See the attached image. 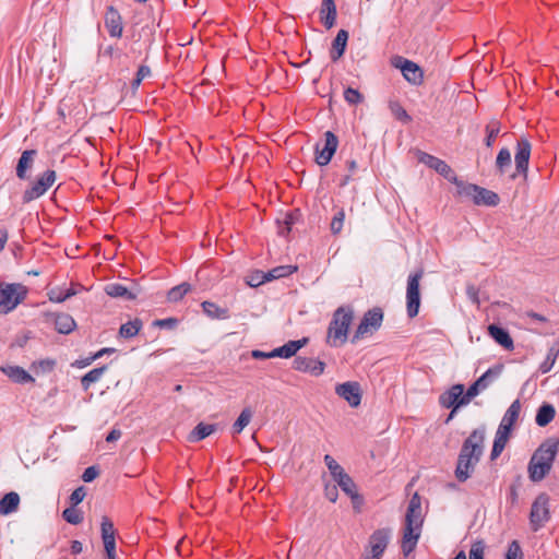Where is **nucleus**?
I'll return each instance as SVG.
<instances>
[{
    "mask_svg": "<svg viewBox=\"0 0 559 559\" xmlns=\"http://www.w3.org/2000/svg\"><path fill=\"white\" fill-rule=\"evenodd\" d=\"M36 154L35 150H26L22 153L16 165V176L20 179L27 178L26 171L32 168Z\"/></svg>",
    "mask_w": 559,
    "mask_h": 559,
    "instance_id": "nucleus-26",
    "label": "nucleus"
},
{
    "mask_svg": "<svg viewBox=\"0 0 559 559\" xmlns=\"http://www.w3.org/2000/svg\"><path fill=\"white\" fill-rule=\"evenodd\" d=\"M344 98L350 105H357L362 102V95L359 93L358 90H355L353 87H347L344 91Z\"/></svg>",
    "mask_w": 559,
    "mask_h": 559,
    "instance_id": "nucleus-48",
    "label": "nucleus"
},
{
    "mask_svg": "<svg viewBox=\"0 0 559 559\" xmlns=\"http://www.w3.org/2000/svg\"><path fill=\"white\" fill-rule=\"evenodd\" d=\"M191 290V286L188 283H181L175 287H173L168 294L167 299L170 302H178L181 300Z\"/></svg>",
    "mask_w": 559,
    "mask_h": 559,
    "instance_id": "nucleus-38",
    "label": "nucleus"
},
{
    "mask_svg": "<svg viewBox=\"0 0 559 559\" xmlns=\"http://www.w3.org/2000/svg\"><path fill=\"white\" fill-rule=\"evenodd\" d=\"M419 162L424 163L429 168H432L448 180L454 182V177L456 176L453 174V170L444 160L436 156H432L428 153H420Z\"/></svg>",
    "mask_w": 559,
    "mask_h": 559,
    "instance_id": "nucleus-19",
    "label": "nucleus"
},
{
    "mask_svg": "<svg viewBox=\"0 0 559 559\" xmlns=\"http://www.w3.org/2000/svg\"><path fill=\"white\" fill-rule=\"evenodd\" d=\"M0 370L15 383L23 384L35 381V379L20 366L1 367Z\"/></svg>",
    "mask_w": 559,
    "mask_h": 559,
    "instance_id": "nucleus-23",
    "label": "nucleus"
},
{
    "mask_svg": "<svg viewBox=\"0 0 559 559\" xmlns=\"http://www.w3.org/2000/svg\"><path fill=\"white\" fill-rule=\"evenodd\" d=\"M251 356L255 359L275 358V356L273 355V350L265 353L259 349H254L252 350Z\"/></svg>",
    "mask_w": 559,
    "mask_h": 559,
    "instance_id": "nucleus-61",
    "label": "nucleus"
},
{
    "mask_svg": "<svg viewBox=\"0 0 559 559\" xmlns=\"http://www.w3.org/2000/svg\"><path fill=\"white\" fill-rule=\"evenodd\" d=\"M424 276V271L419 270L408 275L407 289H406V311L407 316L413 319L419 312L420 307V293L419 282Z\"/></svg>",
    "mask_w": 559,
    "mask_h": 559,
    "instance_id": "nucleus-9",
    "label": "nucleus"
},
{
    "mask_svg": "<svg viewBox=\"0 0 559 559\" xmlns=\"http://www.w3.org/2000/svg\"><path fill=\"white\" fill-rule=\"evenodd\" d=\"M335 393L345 400L349 406L357 407L361 403V388L356 381H347L335 386Z\"/></svg>",
    "mask_w": 559,
    "mask_h": 559,
    "instance_id": "nucleus-15",
    "label": "nucleus"
},
{
    "mask_svg": "<svg viewBox=\"0 0 559 559\" xmlns=\"http://www.w3.org/2000/svg\"><path fill=\"white\" fill-rule=\"evenodd\" d=\"M56 180L55 170H46L28 189L23 193V202L28 203L44 195Z\"/></svg>",
    "mask_w": 559,
    "mask_h": 559,
    "instance_id": "nucleus-13",
    "label": "nucleus"
},
{
    "mask_svg": "<svg viewBox=\"0 0 559 559\" xmlns=\"http://www.w3.org/2000/svg\"><path fill=\"white\" fill-rule=\"evenodd\" d=\"M85 489L83 486L76 488L75 490H73V492L71 493L70 496V503L72 507H75L78 506L79 503H81L84 498H85Z\"/></svg>",
    "mask_w": 559,
    "mask_h": 559,
    "instance_id": "nucleus-54",
    "label": "nucleus"
},
{
    "mask_svg": "<svg viewBox=\"0 0 559 559\" xmlns=\"http://www.w3.org/2000/svg\"><path fill=\"white\" fill-rule=\"evenodd\" d=\"M106 370L107 366H102L99 368H94L90 370L87 373H85L81 378V385L83 390L87 391L93 383L99 381Z\"/></svg>",
    "mask_w": 559,
    "mask_h": 559,
    "instance_id": "nucleus-33",
    "label": "nucleus"
},
{
    "mask_svg": "<svg viewBox=\"0 0 559 559\" xmlns=\"http://www.w3.org/2000/svg\"><path fill=\"white\" fill-rule=\"evenodd\" d=\"M151 74V69L147 66H140L136 76L132 81L131 85L133 90H136L141 82Z\"/></svg>",
    "mask_w": 559,
    "mask_h": 559,
    "instance_id": "nucleus-50",
    "label": "nucleus"
},
{
    "mask_svg": "<svg viewBox=\"0 0 559 559\" xmlns=\"http://www.w3.org/2000/svg\"><path fill=\"white\" fill-rule=\"evenodd\" d=\"M348 40V32L345 29H340L336 34L332 43V49L330 52V57L333 61L338 60L345 52L346 45Z\"/></svg>",
    "mask_w": 559,
    "mask_h": 559,
    "instance_id": "nucleus-25",
    "label": "nucleus"
},
{
    "mask_svg": "<svg viewBox=\"0 0 559 559\" xmlns=\"http://www.w3.org/2000/svg\"><path fill=\"white\" fill-rule=\"evenodd\" d=\"M28 289L19 283H0V313L13 311L27 297Z\"/></svg>",
    "mask_w": 559,
    "mask_h": 559,
    "instance_id": "nucleus-6",
    "label": "nucleus"
},
{
    "mask_svg": "<svg viewBox=\"0 0 559 559\" xmlns=\"http://www.w3.org/2000/svg\"><path fill=\"white\" fill-rule=\"evenodd\" d=\"M105 26L111 37H120L122 35V20L114 7H109L106 11Z\"/></svg>",
    "mask_w": 559,
    "mask_h": 559,
    "instance_id": "nucleus-20",
    "label": "nucleus"
},
{
    "mask_svg": "<svg viewBox=\"0 0 559 559\" xmlns=\"http://www.w3.org/2000/svg\"><path fill=\"white\" fill-rule=\"evenodd\" d=\"M336 15L337 12L334 0H322L320 8V20L328 29L334 26Z\"/></svg>",
    "mask_w": 559,
    "mask_h": 559,
    "instance_id": "nucleus-22",
    "label": "nucleus"
},
{
    "mask_svg": "<svg viewBox=\"0 0 559 559\" xmlns=\"http://www.w3.org/2000/svg\"><path fill=\"white\" fill-rule=\"evenodd\" d=\"M389 108L396 119L404 122L411 121V116L406 112V110L397 100H391L389 103Z\"/></svg>",
    "mask_w": 559,
    "mask_h": 559,
    "instance_id": "nucleus-42",
    "label": "nucleus"
},
{
    "mask_svg": "<svg viewBox=\"0 0 559 559\" xmlns=\"http://www.w3.org/2000/svg\"><path fill=\"white\" fill-rule=\"evenodd\" d=\"M485 546L483 542H476L472 545L469 550V559H484Z\"/></svg>",
    "mask_w": 559,
    "mask_h": 559,
    "instance_id": "nucleus-52",
    "label": "nucleus"
},
{
    "mask_svg": "<svg viewBox=\"0 0 559 559\" xmlns=\"http://www.w3.org/2000/svg\"><path fill=\"white\" fill-rule=\"evenodd\" d=\"M391 531L388 528H379L369 537V551L373 557L381 558L390 540Z\"/></svg>",
    "mask_w": 559,
    "mask_h": 559,
    "instance_id": "nucleus-18",
    "label": "nucleus"
},
{
    "mask_svg": "<svg viewBox=\"0 0 559 559\" xmlns=\"http://www.w3.org/2000/svg\"><path fill=\"white\" fill-rule=\"evenodd\" d=\"M483 391L480 386H477V383L474 382L466 391V393H463L464 401H461V404L467 405L472 399H474L476 395L479 394V392Z\"/></svg>",
    "mask_w": 559,
    "mask_h": 559,
    "instance_id": "nucleus-53",
    "label": "nucleus"
},
{
    "mask_svg": "<svg viewBox=\"0 0 559 559\" xmlns=\"http://www.w3.org/2000/svg\"><path fill=\"white\" fill-rule=\"evenodd\" d=\"M511 430L512 426H508L507 424L500 423L496 433L504 437H510Z\"/></svg>",
    "mask_w": 559,
    "mask_h": 559,
    "instance_id": "nucleus-62",
    "label": "nucleus"
},
{
    "mask_svg": "<svg viewBox=\"0 0 559 559\" xmlns=\"http://www.w3.org/2000/svg\"><path fill=\"white\" fill-rule=\"evenodd\" d=\"M56 361L50 358L41 359L38 361H34L32 364V369H34L36 372H51L55 369Z\"/></svg>",
    "mask_w": 559,
    "mask_h": 559,
    "instance_id": "nucleus-47",
    "label": "nucleus"
},
{
    "mask_svg": "<svg viewBox=\"0 0 559 559\" xmlns=\"http://www.w3.org/2000/svg\"><path fill=\"white\" fill-rule=\"evenodd\" d=\"M293 368L299 372L319 377L325 370V362L312 357L297 356L293 361Z\"/></svg>",
    "mask_w": 559,
    "mask_h": 559,
    "instance_id": "nucleus-16",
    "label": "nucleus"
},
{
    "mask_svg": "<svg viewBox=\"0 0 559 559\" xmlns=\"http://www.w3.org/2000/svg\"><path fill=\"white\" fill-rule=\"evenodd\" d=\"M201 306L204 313L211 319L225 320L229 318L228 309L222 308L215 302L203 301Z\"/></svg>",
    "mask_w": 559,
    "mask_h": 559,
    "instance_id": "nucleus-30",
    "label": "nucleus"
},
{
    "mask_svg": "<svg viewBox=\"0 0 559 559\" xmlns=\"http://www.w3.org/2000/svg\"><path fill=\"white\" fill-rule=\"evenodd\" d=\"M324 463L336 487H340L341 490L352 499L355 509H359L362 503V498L358 493L357 486L353 478L330 454L324 456Z\"/></svg>",
    "mask_w": 559,
    "mask_h": 559,
    "instance_id": "nucleus-5",
    "label": "nucleus"
},
{
    "mask_svg": "<svg viewBox=\"0 0 559 559\" xmlns=\"http://www.w3.org/2000/svg\"><path fill=\"white\" fill-rule=\"evenodd\" d=\"M391 64L395 69H400L403 78L412 85L419 86L424 83L423 69L412 60L402 56H394L391 59Z\"/></svg>",
    "mask_w": 559,
    "mask_h": 559,
    "instance_id": "nucleus-11",
    "label": "nucleus"
},
{
    "mask_svg": "<svg viewBox=\"0 0 559 559\" xmlns=\"http://www.w3.org/2000/svg\"><path fill=\"white\" fill-rule=\"evenodd\" d=\"M121 431L119 429H112L106 437L107 442H114L120 439Z\"/></svg>",
    "mask_w": 559,
    "mask_h": 559,
    "instance_id": "nucleus-63",
    "label": "nucleus"
},
{
    "mask_svg": "<svg viewBox=\"0 0 559 559\" xmlns=\"http://www.w3.org/2000/svg\"><path fill=\"white\" fill-rule=\"evenodd\" d=\"M296 271H297V266H293V265L276 266V267L267 271L266 273L262 272V278H261V281H259L258 285L265 283V282L273 281V280L289 276L290 274H293Z\"/></svg>",
    "mask_w": 559,
    "mask_h": 559,
    "instance_id": "nucleus-27",
    "label": "nucleus"
},
{
    "mask_svg": "<svg viewBox=\"0 0 559 559\" xmlns=\"http://www.w3.org/2000/svg\"><path fill=\"white\" fill-rule=\"evenodd\" d=\"M68 298H70V294H64L62 292L51 290L49 293V300L53 302H63Z\"/></svg>",
    "mask_w": 559,
    "mask_h": 559,
    "instance_id": "nucleus-59",
    "label": "nucleus"
},
{
    "mask_svg": "<svg viewBox=\"0 0 559 559\" xmlns=\"http://www.w3.org/2000/svg\"><path fill=\"white\" fill-rule=\"evenodd\" d=\"M550 519L549 496L539 493L532 503L530 524L534 532L540 530Z\"/></svg>",
    "mask_w": 559,
    "mask_h": 559,
    "instance_id": "nucleus-8",
    "label": "nucleus"
},
{
    "mask_svg": "<svg viewBox=\"0 0 559 559\" xmlns=\"http://www.w3.org/2000/svg\"><path fill=\"white\" fill-rule=\"evenodd\" d=\"M559 448V440L555 438L547 439L534 452L528 463V477L537 483L545 478L551 469Z\"/></svg>",
    "mask_w": 559,
    "mask_h": 559,
    "instance_id": "nucleus-3",
    "label": "nucleus"
},
{
    "mask_svg": "<svg viewBox=\"0 0 559 559\" xmlns=\"http://www.w3.org/2000/svg\"><path fill=\"white\" fill-rule=\"evenodd\" d=\"M155 324L160 326V328L171 329V328H174L177 324V320L174 319V318L162 319V320H156Z\"/></svg>",
    "mask_w": 559,
    "mask_h": 559,
    "instance_id": "nucleus-60",
    "label": "nucleus"
},
{
    "mask_svg": "<svg viewBox=\"0 0 559 559\" xmlns=\"http://www.w3.org/2000/svg\"><path fill=\"white\" fill-rule=\"evenodd\" d=\"M383 321V311L379 307L368 310L357 326L353 341L365 337L378 331Z\"/></svg>",
    "mask_w": 559,
    "mask_h": 559,
    "instance_id": "nucleus-12",
    "label": "nucleus"
},
{
    "mask_svg": "<svg viewBox=\"0 0 559 559\" xmlns=\"http://www.w3.org/2000/svg\"><path fill=\"white\" fill-rule=\"evenodd\" d=\"M62 518L70 524L78 525L83 521V514L74 507L67 508L62 512Z\"/></svg>",
    "mask_w": 559,
    "mask_h": 559,
    "instance_id": "nucleus-43",
    "label": "nucleus"
},
{
    "mask_svg": "<svg viewBox=\"0 0 559 559\" xmlns=\"http://www.w3.org/2000/svg\"><path fill=\"white\" fill-rule=\"evenodd\" d=\"M324 496L331 502H333V503L336 502L337 497H338L336 485L326 484L324 487Z\"/></svg>",
    "mask_w": 559,
    "mask_h": 559,
    "instance_id": "nucleus-56",
    "label": "nucleus"
},
{
    "mask_svg": "<svg viewBox=\"0 0 559 559\" xmlns=\"http://www.w3.org/2000/svg\"><path fill=\"white\" fill-rule=\"evenodd\" d=\"M82 551H83V545H82V543H81V542H79V540H73V542L71 543V552H72L73 555H79V554H81Z\"/></svg>",
    "mask_w": 559,
    "mask_h": 559,
    "instance_id": "nucleus-64",
    "label": "nucleus"
},
{
    "mask_svg": "<svg viewBox=\"0 0 559 559\" xmlns=\"http://www.w3.org/2000/svg\"><path fill=\"white\" fill-rule=\"evenodd\" d=\"M252 418V412L250 408H243L238 416L237 420L233 425V432L235 435L240 433L245 427L250 423Z\"/></svg>",
    "mask_w": 559,
    "mask_h": 559,
    "instance_id": "nucleus-40",
    "label": "nucleus"
},
{
    "mask_svg": "<svg viewBox=\"0 0 559 559\" xmlns=\"http://www.w3.org/2000/svg\"><path fill=\"white\" fill-rule=\"evenodd\" d=\"M464 385L463 384H454L448 391L442 393L439 397V402L442 407L452 408V414L464 406L465 404H461V401H464L463 397Z\"/></svg>",
    "mask_w": 559,
    "mask_h": 559,
    "instance_id": "nucleus-17",
    "label": "nucleus"
},
{
    "mask_svg": "<svg viewBox=\"0 0 559 559\" xmlns=\"http://www.w3.org/2000/svg\"><path fill=\"white\" fill-rule=\"evenodd\" d=\"M531 148L532 146L528 140L524 138L518 140L516 152L514 156L515 173L511 175L512 179H515L518 176H523L524 179L527 178Z\"/></svg>",
    "mask_w": 559,
    "mask_h": 559,
    "instance_id": "nucleus-14",
    "label": "nucleus"
},
{
    "mask_svg": "<svg viewBox=\"0 0 559 559\" xmlns=\"http://www.w3.org/2000/svg\"><path fill=\"white\" fill-rule=\"evenodd\" d=\"M556 411L551 404H543L536 414V424L540 427L547 426L555 418Z\"/></svg>",
    "mask_w": 559,
    "mask_h": 559,
    "instance_id": "nucleus-32",
    "label": "nucleus"
},
{
    "mask_svg": "<svg viewBox=\"0 0 559 559\" xmlns=\"http://www.w3.org/2000/svg\"><path fill=\"white\" fill-rule=\"evenodd\" d=\"M142 325V321L136 318L132 321L123 323L119 329V334L123 338H131L140 332Z\"/></svg>",
    "mask_w": 559,
    "mask_h": 559,
    "instance_id": "nucleus-35",
    "label": "nucleus"
},
{
    "mask_svg": "<svg viewBox=\"0 0 559 559\" xmlns=\"http://www.w3.org/2000/svg\"><path fill=\"white\" fill-rule=\"evenodd\" d=\"M521 412V403L520 400H515L507 409L506 414L502 417L501 423L507 424L508 426H512L516 423Z\"/></svg>",
    "mask_w": 559,
    "mask_h": 559,
    "instance_id": "nucleus-36",
    "label": "nucleus"
},
{
    "mask_svg": "<svg viewBox=\"0 0 559 559\" xmlns=\"http://www.w3.org/2000/svg\"><path fill=\"white\" fill-rule=\"evenodd\" d=\"M337 146V136L332 131H325L323 139L314 145L316 163L319 166H326L335 154Z\"/></svg>",
    "mask_w": 559,
    "mask_h": 559,
    "instance_id": "nucleus-10",
    "label": "nucleus"
},
{
    "mask_svg": "<svg viewBox=\"0 0 559 559\" xmlns=\"http://www.w3.org/2000/svg\"><path fill=\"white\" fill-rule=\"evenodd\" d=\"M98 469L95 466H90L83 472L82 479L85 483H91L98 476Z\"/></svg>",
    "mask_w": 559,
    "mask_h": 559,
    "instance_id": "nucleus-57",
    "label": "nucleus"
},
{
    "mask_svg": "<svg viewBox=\"0 0 559 559\" xmlns=\"http://www.w3.org/2000/svg\"><path fill=\"white\" fill-rule=\"evenodd\" d=\"M466 295H467L468 299H469L473 304H475V305H477V306H479V305H480V300H479V289H478L476 286H474V285H468V286L466 287Z\"/></svg>",
    "mask_w": 559,
    "mask_h": 559,
    "instance_id": "nucleus-55",
    "label": "nucleus"
},
{
    "mask_svg": "<svg viewBox=\"0 0 559 559\" xmlns=\"http://www.w3.org/2000/svg\"><path fill=\"white\" fill-rule=\"evenodd\" d=\"M354 311L349 306L338 307L332 316L326 331V344L331 347H341L347 342Z\"/></svg>",
    "mask_w": 559,
    "mask_h": 559,
    "instance_id": "nucleus-4",
    "label": "nucleus"
},
{
    "mask_svg": "<svg viewBox=\"0 0 559 559\" xmlns=\"http://www.w3.org/2000/svg\"><path fill=\"white\" fill-rule=\"evenodd\" d=\"M454 183L457 187V193L473 200L476 205L496 206L500 202L499 195L486 188L473 183H465L454 177Z\"/></svg>",
    "mask_w": 559,
    "mask_h": 559,
    "instance_id": "nucleus-7",
    "label": "nucleus"
},
{
    "mask_svg": "<svg viewBox=\"0 0 559 559\" xmlns=\"http://www.w3.org/2000/svg\"><path fill=\"white\" fill-rule=\"evenodd\" d=\"M502 367L496 366L493 368H489L484 374H481L475 382L477 386H480L481 390H485L489 386L495 378H497L501 372Z\"/></svg>",
    "mask_w": 559,
    "mask_h": 559,
    "instance_id": "nucleus-37",
    "label": "nucleus"
},
{
    "mask_svg": "<svg viewBox=\"0 0 559 559\" xmlns=\"http://www.w3.org/2000/svg\"><path fill=\"white\" fill-rule=\"evenodd\" d=\"M487 131V138H486V145L488 147L492 146L500 129L497 122L490 123L486 128Z\"/></svg>",
    "mask_w": 559,
    "mask_h": 559,
    "instance_id": "nucleus-51",
    "label": "nucleus"
},
{
    "mask_svg": "<svg viewBox=\"0 0 559 559\" xmlns=\"http://www.w3.org/2000/svg\"><path fill=\"white\" fill-rule=\"evenodd\" d=\"M508 440H509V437H504V436L496 433L491 454H490L491 460L497 459L501 454V452L506 448Z\"/></svg>",
    "mask_w": 559,
    "mask_h": 559,
    "instance_id": "nucleus-45",
    "label": "nucleus"
},
{
    "mask_svg": "<svg viewBox=\"0 0 559 559\" xmlns=\"http://www.w3.org/2000/svg\"><path fill=\"white\" fill-rule=\"evenodd\" d=\"M558 353H559V350L554 347H551L548 350L546 359L539 366V370L542 371V373H547L551 370V368L554 367V365L556 362Z\"/></svg>",
    "mask_w": 559,
    "mask_h": 559,
    "instance_id": "nucleus-46",
    "label": "nucleus"
},
{
    "mask_svg": "<svg viewBox=\"0 0 559 559\" xmlns=\"http://www.w3.org/2000/svg\"><path fill=\"white\" fill-rule=\"evenodd\" d=\"M488 333L503 348L508 350L513 349V340L510 336L509 332L503 328H500L496 324H490L488 326Z\"/></svg>",
    "mask_w": 559,
    "mask_h": 559,
    "instance_id": "nucleus-24",
    "label": "nucleus"
},
{
    "mask_svg": "<svg viewBox=\"0 0 559 559\" xmlns=\"http://www.w3.org/2000/svg\"><path fill=\"white\" fill-rule=\"evenodd\" d=\"M55 328L61 334H69L75 328V321L68 313H60L56 316Z\"/></svg>",
    "mask_w": 559,
    "mask_h": 559,
    "instance_id": "nucleus-31",
    "label": "nucleus"
},
{
    "mask_svg": "<svg viewBox=\"0 0 559 559\" xmlns=\"http://www.w3.org/2000/svg\"><path fill=\"white\" fill-rule=\"evenodd\" d=\"M307 343H308V338L307 337H302V338L296 340V341H289L286 344H284L283 346L274 348L273 349V355L275 357H281V358H286V359L290 358V357L295 356L296 353L300 348L306 346Z\"/></svg>",
    "mask_w": 559,
    "mask_h": 559,
    "instance_id": "nucleus-21",
    "label": "nucleus"
},
{
    "mask_svg": "<svg viewBox=\"0 0 559 559\" xmlns=\"http://www.w3.org/2000/svg\"><path fill=\"white\" fill-rule=\"evenodd\" d=\"M106 557H116V538L103 540Z\"/></svg>",
    "mask_w": 559,
    "mask_h": 559,
    "instance_id": "nucleus-58",
    "label": "nucleus"
},
{
    "mask_svg": "<svg viewBox=\"0 0 559 559\" xmlns=\"http://www.w3.org/2000/svg\"><path fill=\"white\" fill-rule=\"evenodd\" d=\"M20 503V496L14 492L5 493L0 500V514L8 515L17 510Z\"/></svg>",
    "mask_w": 559,
    "mask_h": 559,
    "instance_id": "nucleus-29",
    "label": "nucleus"
},
{
    "mask_svg": "<svg viewBox=\"0 0 559 559\" xmlns=\"http://www.w3.org/2000/svg\"><path fill=\"white\" fill-rule=\"evenodd\" d=\"M344 221H345V211H344V209H338L336 211V213L334 214V216L331 221V225H330V229L333 235H338L342 231Z\"/></svg>",
    "mask_w": 559,
    "mask_h": 559,
    "instance_id": "nucleus-41",
    "label": "nucleus"
},
{
    "mask_svg": "<svg viewBox=\"0 0 559 559\" xmlns=\"http://www.w3.org/2000/svg\"><path fill=\"white\" fill-rule=\"evenodd\" d=\"M105 293L114 298H123L126 300L135 299V294L129 290L124 285L119 283H110L105 287Z\"/></svg>",
    "mask_w": 559,
    "mask_h": 559,
    "instance_id": "nucleus-28",
    "label": "nucleus"
},
{
    "mask_svg": "<svg viewBox=\"0 0 559 559\" xmlns=\"http://www.w3.org/2000/svg\"><path fill=\"white\" fill-rule=\"evenodd\" d=\"M102 539H115L116 538V530L114 527V523L107 516H103L102 519Z\"/></svg>",
    "mask_w": 559,
    "mask_h": 559,
    "instance_id": "nucleus-44",
    "label": "nucleus"
},
{
    "mask_svg": "<svg viewBox=\"0 0 559 559\" xmlns=\"http://www.w3.org/2000/svg\"><path fill=\"white\" fill-rule=\"evenodd\" d=\"M496 167L501 175L511 167V153L508 148L503 147L499 151Z\"/></svg>",
    "mask_w": 559,
    "mask_h": 559,
    "instance_id": "nucleus-39",
    "label": "nucleus"
},
{
    "mask_svg": "<svg viewBox=\"0 0 559 559\" xmlns=\"http://www.w3.org/2000/svg\"><path fill=\"white\" fill-rule=\"evenodd\" d=\"M423 522L421 498L415 492L409 500L405 516V527L402 539V549L405 555H408L416 547Z\"/></svg>",
    "mask_w": 559,
    "mask_h": 559,
    "instance_id": "nucleus-2",
    "label": "nucleus"
},
{
    "mask_svg": "<svg viewBox=\"0 0 559 559\" xmlns=\"http://www.w3.org/2000/svg\"><path fill=\"white\" fill-rule=\"evenodd\" d=\"M504 559H523L521 546L516 540L509 544Z\"/></svg>",
    "mask_w": 559,
    "mask_h": 559,
    "instance_id": "nucleus-49",
    "label": "nucleus"
},
{
    "mask_svg": "<svg viewBox=\"0 0 559 559\" xmlns=\"http://www.w3.org/2000/svg\"><path fill=\"white\" fill-rule=\"evenodd\" d=\"M484 441L485 429L481 428L475 429L463 442L455 468V477L459 481H466L473 474L483 455Z\"/></svg>",
    "mask_w": 559,
    "mask_h": 559,
    "instance_id": "nucleus-1",
    "label": "nucleus"
},
{
    "mask_svg": "<svg viewBox=\"0 0 559 559\" xmlns=\"http://www.w3.org/2000/svg\"><path fill=\"white\" fill-rule=\"evenodd\" d=\"M216 430V426L213 424L200 423L195 426L190 435L191 441H200L209 437Z\"/></svg>",
    "mask_w": 559,
    "mask_h": 559,
    "instance_id": "nucleus-34",
    "label": "nucleus"
}]
</instances>
